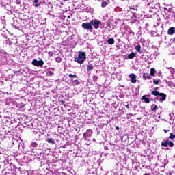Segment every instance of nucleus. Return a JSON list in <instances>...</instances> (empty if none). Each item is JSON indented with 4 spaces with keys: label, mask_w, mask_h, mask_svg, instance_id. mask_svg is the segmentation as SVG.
<instances>
[{
    "label": "nucleus",
    "mask_w": 175,
    "mask_h": 175,
    "mask_svg": "<svg viewBox=\"0 0 175 175\" xmlns=\"http://www.w3.org/2000/svg\"><path fill=\"white\" fill-rule=\"evenodd\" d=\"M78 54V57H75L74 61L77 62V64H84V61L87 59V55L85 54V52L79 51Z\"/></svg>",
    "instance_id": "nucleus-1"
},
{
    "label": "nucleus",
    "mask_w": 175,
    "mask_h": 175,
    "mask_svg": "<svg viewBox=\"0 0 175 175\" xmlns=\"http://www.w3.org/2000/svg\"><path fill=\"white\" fill-rule=\"evenodd\" d=\"M152 95H154V96H157L156 99L159 102H165L166 100V94L165 93H160L157 90H154L151 92Z\"/></svg>",
    "instance_id": "nucleus-2"
},
{
    "label": "nucleus",
    "mask_w": 175,
    "mask_h": 175,
    "mask_svg": "<svg viewBox=\"0 0 175 175\" xmlns=\"http://www.w3.org/2000/svg\"><path fill=\"white\" fill-rule=\"evenodd\" d=\"M167 146H169L170 147H174V143H173V142L169 139L162 141L161 142L162 147H167Z\"/></svg>",
    "instance_id": "nucleus-3"
},
{
    "label": "nucleus",
    "mask_w": 175,
    "mask_h": 175,
    "mask_svg": "<svg viewBox=\"0 0 175 175\" xmlns=\"http://www.w3.org/2000/svg\"><path fill=\"white\" fill-rule=\"evenodd\" d=\"M82 28L86 31H92L93 27L91 25V22L90 23H83L81 25Z\"/></svg>",
    "instance_id": "nucleus-4"
},
{
    "label": "nucleus",
    "mask_w": 175,
    "mask_h": 175,
    "mask_svg": "<svg viewBox=\"0 0 175 175\" xmlns=\"http://www.w3.org/2000/svg\"><path fill=\"white\" fill-rule=\"evenodd\" d=\"M90 24L92 27H94V28L95 29H98V28H99V25H100V24H102V22L98 21V20H92L90 21Z\"/></svg>",
    "instance_id": "nucleus-5"
},
{
    "label": "nucleus",
    "mask_w": 175,
    "mask_h": 175,
    "mask_svg": "<svg viewBox=\"0 0 175 175\" xmlns=\"http://www.w3.org/2000/svg\"><path fill=\"white\" fill-rule=\"evenodd\" d=\"M31 64L34 66H43V65H44V62H43V60L38 61L37 59H33Z\"/></svg>",
    "instance_id": "nucleus-6"
},
{
    "label": "nucleus",
    "mask_w": 175,
    "mask_h": 175,
    "mask_svg": "<svg viewBox=\"0 0 175 175\" xmlns=\"http://www.w3.org/2000/svg\"><path fill=\"white\" fill-rule=\"evenodd\" d=\"M129 77L131 79V83L133 84H136V82L137 81V76H136L135 74L131 73L129 75Z\"/></svg>",
    "instance_id": "nucleus-7"
},
{
    "label": "nucleus",
    "mask_w": 175,
    "mask_h": 175,
    "mask_svg": "<svg viewBox=\"0 0 175 175\" xmlns=\"http://www.w3.org/2000/svg\"><path fill=\"white\" fill-rule=\"evenodd\" d=\"M93 131L91 129H88L85 133H83L84 137H91L92 136Z\"/></svg>",
    "instance_id": "nucleus-8"
},
{
    "label": "nucleus",
    "mask_w": 175,
    "mask_h": 175,
    "mask_svg": "<svg viewBox=\"0 0 175 175\" xmlns=\"http://www.w3.org/2000/svg\"><path fill=\"white\" fill-rule=\"evenodd\" d=\"M143 80H151V75L148 73H144L142 75Z\"/></svg>",
    "instance_id": "nucleus-9"
},
{
    "label": "nucleus",
    "mask_w": 175,
    "mask_h": 175,
    "mask_svg": "<svg viewBox=\"0 0 175 175\" xmlns=\"http://www.w3.org/2000/svg\"><path fill=\"white\" fill-rule=\"evenodd\" d=\"M174 33H175V27H172L168 29V31H167L168 35H174Z\"/></svg>",
    "instance_id": "nucleus-10"
},
{
    "label": "nucleus",
    "mask_w": 175,
    "mask_h": 175,
    "mask_svg": "<svg viewBox=\"0 0 175 175\" xmlns=\"http://www.w3.org/2000/svg\"><path fill=\"white\" fill-rule=\"evenodd\" d=\"M87 69H88V72H91L92 70H94V66H92V64H88Z\"/></svg>",
    "instance_id": "nucleus-11"
},
{
    "label": "nucleus",
    "mask_w": 175,
    "mask_h": 175,
    "mask_svg": "<svg viewBox=\"0 0 175 175\" xmlns=\"http://www.w3.org/2000/svg\"><path fill=\"white\" fill-rule=\"evenodd\" d=\"M151 110H152V111H157L158 110V106L155 104H153L151 106Z\"/></svg>",
    "instance_id": "nucleus-12"
},
{
    "label": "nucleus",
    "mask_w": 175,
    "mask_h": 175,
    "mask_svg": "<svg viewBox=\"0 0 175 175\" xmlns=\"http://www.w3.org/2000/svg\"><path fill=\"white\" fill-rule=\"evenodd\" d=\"M114 38H109L108 40H107V43H108V44H110V45H113V44H114Z\"/></svg>",
    "instance_id": "nucleus-13"
},
{
    "label": "nucleus",
    "mask_w": 175,
    "mask_h": 175,
    "mask_svg": "<svg viewBox=\"0 0 175 175\" xmlns=\"http://www.w3.org/2000/svg\"><path fill=\"white\" fill-rule=\"evenodd\" d=\"M142 100H144L146 103H150V98L146 97V96H142Z\"/></svg>",
    "instance_id": "nucleus-14"
},
{
    "label": "nucleus",
    "mask_w": 175,
    "mask_h": 175,
    "mask_svg": "<svg viewBox=\"0 0 175 175\" xmlns=\"http://www.w3.org/2000/svg\"><path fill=\"white\" fill-rule=\"evenodd\" d=\"M46 142H48V143H50L51 144H55V139H53V138H49Z\"/></svg>",
    "instance_id": "nucleus-15"
},
{
    "label": "nucleus",
    "mask_w": 175,
    "mask_h": 175,
    "mask_svg": "<svg viewBox=\"0 0 175 175\" xmlns=\"http://www.w3.org/2000/svg\"><path fill=\"white\" fill-rule=\"evenodd\" d=\"M135 55H136L135 54L134 52H132L131 53L129 54L128 55L129 59H133V58H135Z\"/></svg>",
    "instance_id": "nucleus-16"
},
{
    "label": "nucleus",
    "mask_w": 175,
    "mask_h": 175,
    "mask_svg": "<svg viewBox=\"0 0 175 175\" xmlns=\"http://www.w3.org/2000/svg\"><path fill=\"white\" fill-rule=\"evenodd\" d=\"M39 0H33V6H36V8H39L40 6V3H38Z\"/></svg>",
    "instance_id": "nucleus-17"
},
{
    "label": "nucleus",
    "mask_w": 175,
    "mask_h": 175,
    "mask_svg": "<svg viewBox=\"0 0 175 175\" xmlns=\"http://www.w3.org/2000/svg\"><path fill=\"white\" fill-rule=\"evenodd\" d=\"M135 50L136 51H137V53H142V46H140V44L136 46Z\"/></svg>",
    "instance_id": "nucleus-18"
},
{
    "label": "nucleus",
    "mask_w": 175,
    "mask_h": 175,
    "mask_svg": "<svg viewBox=\"0 0 175 175\" xmlns=\"http://www.w3.org/2000/svg\"><path fill=\"white\" fill-rule=\"evenodd\" d=\"M157 71L155 70V68H150V76H155V73Z\"/></svg>",
    "instance_id": "nucleus-19"
},
{
    "label": "nucleus",
    "mask_w": 175,
    "mask_h": 175,
    "mask_svg": "<svg viewBox=\"0 0 175 175\" xmlns=\"http://www.w3.org/2000/svg\"><path fill=\"white\" fill-rule=\"evenodd\" d=\"M72 83H74V85H73L74 87H75V85H80V82H79V81L77 80V79L74 80Z\"/></svg>",
    "instance_id": "nucleus-20"
},
{
    "label": "nucleus",
    "mask_w": 175,
    "mask_h": 175,
    "mask_svg": "<svg viewBox=\"0 0 175 175\" xmlns=\"http://www.w3.org/2000/svg\"><path fill=\"white\" fill-rule=\"evenodd\" d=\"M68 77H70V79H77V75L69 74Z\"/></svg>",
    "instance_id": "nucleus-21"
},
{
    "label": "nucleus",
    "mask_w": 175,
    "mask_h": 175,
    "mask_svg": "<svg viewBox=\"0 0 175 175\" xmlns=\"http://www.w3.org/2000/svg\"><path fill=\"white\" fill-rule=\"evenodd\" d=\"M107 6V1H103L101 3V8H106Z\"/></svg>",
    "instance_id": "nucleus-22"
},
{
    "label": "nucleus",
    "mask_w": 175,
    "mask_h": 175,
    "mask_svg": "<svg viewBox=\"0 0 175 175\" xmlns=\"http://www.w3.org/2000/svg\"><path fill=\"white\" fill-rule=\"evenodd\" d=\"M55 61H56V62H57L58 64H59V62H62V58H61V57H57L55 58Z\"/></svg>",
    "instance_id": "nucleus-23"
},
{
    "label": "nucleus",
    "mask_w": 175,
    "mask_h": 175,
    "mask_svg": "<svg viewBox=\"0 0 175 175\" xmlns=\"http://www.w3.org/2000/svg\"><path fill=\"white\" fill-rule=\"evenodd\" d=\"M160 82H161V80H160V79L154 80V81H153V84H154L155 85H158V84H159Z\"/></svg>",
    "instance_id": "nucleus-24"
},
{
    "label": "nucleus",
    "mask_w": 175,
    "mask_h": 175,
    "mask_svg": "<svg viewBox=\"0 0 175 175\" xmlns=\"http://www.w3.org/2000/svg\"><path fill=\"white\" fill-rule=\"evenodd\" d=\"M31 147H33V148L38 147V143H36V142H31Z\"/></svg>",
    "instance_id": "nucleus-25"
},
{
    "label": "nucleus",
    "mask_w": 175,
    "mask_h": 175,
    "mask_svg": "<svg viewBox=\"0 0 175 175\" xmlns=\"http://www.w3.org/2000/svg\"><path fill=\"white\" fill-rule=\"evenodd\" d=\"M48 55L49 57H53V55H54V53H53L52 51H49L48 53Z\"/></svg>",
    "instance_id": "nucleus-26"
},
{
    "label": "nucleus",
    "mask_w": 175,
    "mask_h": 175,
    "mask_svg": "<svg viewBox=\"0 0 175 175\" xmlns=\"http://www.w3.org/2000/svg\"><path fill=\"white\" fill-rule=\"evenodd\" d=\"M53 75H54V72H52V71H48V72H47V75L48 76H53Z\"/></svg>",
    "instance_id": "nucleus-27"
},
{
    "label": "nucleus",
    "mask_w": 175,
    "mask_h": 175,
    "mask_svg": "<svg viewBox=\"0 0 175 175\" xmlns=\"http://www.w3.org/2000/svg\"><path fill=\"white\" fill-rule=\"evenodd\" d=\"M132 17H135V18H136L137 17V13H134L133 14Z\"/></svg>",
    "instance_id": "nucleus-28"
},
{
    "label": "nucleus",
    "mask_w": 175,
    "mask_h": 175,
    "mask_svg": "<svg viewBox=\"0 0 175 175\" xmlns=\"http://www.w3.org/2000/svg\"><path fill=\"white\" fill-rule=\"evenodd\" d=\"M163 132H165V133H167L169 132V130H165V129H164V130H163Z\"/></svg>",
    "instance_id": "nucleus-29"
},
{
    "label": "nucleus",
    "mask_w": 175,
    "mask_h": 175,
    "mask_svg": "<svg viewBox=\"0 0 175 175\" xmlns=\"http://www.w3.org/2000/svg\"><path fill=\"white\" fill-rule=\"evenodd\" d=\"M116 131H120V127L119 126H116Z\"/></svg>",
    "instance_id": "nucleus-30"
},
{
    "label": "nucleus",
    "mask_w": 175,
    "mask_h": 175,
    "mask_svg": "<svg viewBox=\"0 0 175 175\" xmlns=\"http://www.w3.org/2000/svg\"><path fill=\"white\" fill-rule=\"evenodd\" d=\"M126 107V109H129V104H127Z\"/></svg>",
    "instance_id": "nucleus-31"
},
{
    "label": "nucleus",
    "mask_w": 175,
    "mask_h": 175,
    "mask_svg": "<svg viewBox=\"0 0 175 175\" xmlns=\"http://www.w3.org/2000/svg\"><path fill=\"white\" fill-rule=\"evenodd\" d=\"M104 148H105V150H109V148H107V146H105Z\"/></svg>",
    "instance_id": "nucleus-32"
},
{
    "label": "nucleus",
    "mask_w": 175,
    "mask_h": 175,
    "mask_svg": "<svg viewBox=\"0 0 175 175\" xmlns=\"http://www.w3.org/2000/svg\"><path fill=\"white\" fill-rule=\"evenodd\" d=\"M70 17H71V16H70V15H68V16H67V18H70Z\"/></svg>",
    "instance_id": "nucleus-33"
},
{
    "label": "nucleus",
    "mask_w": 175,
    "mask_h": 175,
    "mask_svg": "<svg viewBox=\"0 0 175 175\" xmlns=\"http://www.w3.org/2000/svg\"><path fill=\"white\" fill-rule=\"evenodd\" d=\"M58 129H59V128H62L59 125L57 126Z\"/></svg>",
    "instance_id": "nucleus-34"
},
{
    "label": "nucleus",
    "mask_w": 175,
    "mask_h": 175,
    "mask_svg": "<svg viewBox=\"0 0 175 175\" xmlns=\"http://www.w3.org/2000/svg\"><path fill=\"white\" fill-rule=\"evenodd\" d=\"M62 103H65V101H62Z\"/></svg>",
    "instance_id": "nucleus-35"
},
{
    "label": "nucleus",
    "mask_w": 175,
    "mask_h": 175,
    "mask_svg": "<svg viewBox=\"0 0 175 175\" xmlns=\"http://www.w3.org/2000/svg\"><path fill=\"white\" fill-rule=\"evenodd\" d=\"M64 1H69V0H64Z\"/></svg>",
    "instance_id": "nucleus-36"
}]
</instances>
